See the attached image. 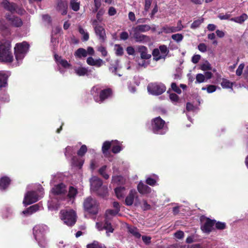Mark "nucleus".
Segmentation results:
<instances>
[{"label": "nucleus", "mask_w": 248, "mask_h": 248, "mask_svg": "<svg viewBox=\"0 0 248 248\" xmlns=\"http://www.w3.org/2000/svg\"><path fill=\"white\" fill-rule=\"evenodd\" d=\"M52 199L48 202L50 211H57L61 207L62 201V184L55 185L51 189Z\"/></svg>", "instance_id": "nucleus-1"}, {"label": "nucleus", "mask_w": 248, "mask_h": 248, "mask_svg": "<svg viewBox=\"0 0 248 248\" xmlns=\"http://www.w3.org/2000/svg\"><path fill=\"white\" fill-rule=\"evenodd\" d=\"M48 232V227L45 224L37 225L34 227L33 229V235L40 247L46 248L47 246L46 234Z\"/></svg>", "instance_id": "nucleus-2"}, {"label": "nucleus", "mask_w": 248, "mask_h": 248, "mask_svg": "<svg viewBox=\"0 0 248 248\" xmlns=\"http://www.w3.org/2000/svg\"><path fill=\"white\" fill-rule=\"evenodd\" d=\"M119 212L117 210H112V209H108L106 211L105 216L106 218L105 220V222L100 223L97 222L96 223V227L98 231H102L103 230H106V234L108 236H109V233H112L113 232L114 229L112 228V226L111 224V223L109 222V219L113 216L117 215Z\"/></svg>", "instance_id": "nucleus-3"}, {"label": "nucleus", "mask_w": 248, "mask_h": 248, "mask_svg": "<svg viewBox=\"0 0 248 248\" xmlns=\"http://www.w3.org/2000/svg\"><path fill=\"white\" fill-rule=\"evenodd\" d=\"M11 42L6 40L0 41V62H11L13 56L11 50Z\"/></svg>", "instance_id": "nucleus-4"}, {"label": "nucleus", "mask_w": 248, "mask_h": 248, "mask_svg": "<svg viewBox=\"0 0 248 248\" xmlns=\"http://www.w3.org/2000/svg\"><path fill=\"white\" fill-rule=\"evenodd\" d=\"M29 44L26 41L17 43L15 47V55L18 63L21 62L29 49Z\"/></svg>", "instance_id": "nucleus-5"}, {"label": "nucleus", "mask_w": 248, "mask_h": 248, "mask_svg": "<svg viewBox=\"0 0 248 248\" xmlns=\"http://www.w3.org/2000/svg\"><path fill=\"white\" fill-rule=\"evenodd\" d=\"M91 188L92 190L97 191L100 196L105 197L108 193V188L102 186V180L97 177L93 176L90 179Z\"/></svg>", "instance_id": "nucleus-6"}, {"label": "nucleus", "mask_w": 248, "mask_h": 248, "mask_svg": "<svg viewBox=\"0 0 248 248\" xmlns=\"http://www.w3.org/2000/svg\"><path fill=\"white\" fill-rule=\"evenodd\" d=\"M152 128L153 132L157 134H164L168 130L165 122L160 117H156L152 120Z\"/></svg>", "instance_id": "nucleus-7"}, {"label": "nucleus", "mask_w": 248, "mask_h": 248, "mask_svg": "<svg viewBox=\"0 0 248 248\" xmlns=\"http://www.w3.org/2000/svg\"><path fill=\"white\" fill-rule=\"evenodd\" d=\"M84 209L91 214L95 215L98 212V203L91 197L87 198L84 202Z\"/></svg>", "instance_id": "nucleus-8"}, {"label": "nucleus", "mask_w": 248, "mask_h": 248, "mask_svg": "<svg viewBox=\"0 0 248 248\" xmlns=\"http://www.w3.org/2000/svg\"><path fill=\"white\" fill-rule=\"evenodd\" d=\"M165 86L161 83H151L148 84L147 90L150 94L158 95L165 92Z\"/></svg>", "instance_id": "nucleus-9"}, {"label": "nucleus", "mask_w": 248, "mask_h": 248, "mask_svg": "<svg viewBox=\"0 0 248 248\" xmlns=\"http://www.w3.org/2000/svg\"><path fill=\"white\" fill-rule=\"evenodd\" d=\"M76 214L73 210H66L64 212H63V220L67 226L74 225L76 222Z\"/></svg>", "instance_id": "nucleus-10"}, {"label": "nucleus", "mask_w": 248, "mask_h": 248, "mask_svg": "<svg viewBox=\"0 0 248 248\" xmlns=\"http://www.w3.org/2000/svg\"><path fill=\"white\" fill-rule=\"evenodd\" d=\"M78 194L77 188L72 186L68 188V191L66 194H64V186H63V202H66L68 205L74 203L76 195Z\"/></svg>", "instance_id": "nucleus-11"}, {"label": "nucleus", "mask_w": 248, "mask_h": 248, "mask_svg": "<svg viewBox=\"0 0 248 248\" xmlns=\"http://www.w3.org/2000/svg\"><path fill=\"white\" fill-rule=\"evenodd\" d=\"M40 196L38 195L36 191H30L27 192L24 196L23 201V204L25 206L31 204L38 201Z\"/></svg>", "instance_id": "nucleus-12"}, {"label": "nucleus", "mask_w": 248, "mask_h": 248, "mask_svg": "<svg viewBox=\"0 0 248 248\" xmlns=\"http://www.w3.org/2000/svg\"><path fill=\"white\" fill-rule=\"evenodd\" d=\"M92 25L93 26L95 34L99 37L101 42H104L106 39L105 30L103 27L98 24L96 20L93 21Z\"/></svg>", "instance_id": "nucleus-13"}, {"label": "nucleus", "mask_w": 248, "mask_h": 248, "mask_svg": "<svg viewBox=\"0 0 248 248\" xmlns=\"http://www.w3.org/2000/svg\"><path fill=\"white\" fill-rule=\"evenodd\" d=\"M5 17L11 26L13 27L18 28L23 25L22 19L18 16L8 14H6Z\"/></svg>", "instance_id": "nucleus-14"}, {"label": "nucleus", "mask_w": 248, "mask_h": 248, "mask_svg": "<svg viewBox=\"0 0 248 248\" xmlns=\"http://www.w3.org/2000/svg\"><path fill=\"white\" fill-rule=\"evenodd\" d=\"M111 91L109 89L102 90L98 96L95 97V101L99 103H103L106 99L110 96Z\"/></svg>", "instance_id": "nucleus-15"}, {"label": "nucleus", "mask_w": 248, "mask_h": 248, "mask_svg": "<svg viewBox=\"0 0 248 248\" xmlns=\"http://www.w3.org/2000/svg\"><path fill=\"white\" fill-rule=\"evenodd\" d=\"M215 222L214 220L206 218L205 222L201 226L202 230L204 232L209 233L213 230Z\"/></svg>", "instance_id": "nucleus-16"}, {"label": "nucleus", "mask_w": 248, "mask_h": 248, "mask_svg": "<svg viewBox=\"0 0 248 248\" xmlns=\"http://www.w3.org/2000/svg\"><path fill=\"white\" fill-rule=\"evenodd\" d=\"M0 4L5 10L12 14L15 13L16 7V4L11 2L8 0H2Z\"/></svg>", "instance_id": "nucleus-17"}, {"label": "nucleus", "mask_w": 248, "mask_h": 248, "mask_svg": "<svg viewBox=\"0 0 248 248\" xmlns=\"http://www.w3.org/2000/svg\"><path fill=\"white\" fill-rule=\"evenodd\" d=\"M10 73L8 71H0V90L7 85V80Z\"/></svg>", "instance_id": "nucleus-18"}, {"label": "nucleus", "mask_w": 248, "mask_h": 248, "mask_svg": "<svg viewBox=\"0 0 248 248\" xmlns=\"http://www.w3.org/2000/svg\"><path fill=\"white\" fill-rule=\"evenodd\" d=\"M119 62H120L118 60H115L114 61H111L108 70L109 71L114 75H118L119 77H121V74H118L117 73V72L121 68Z\"/></svg>", "instance_id": "nucleus-19"}, {"label": "nucleus", "mask_w": 248, "mask_h": 248, "mask_svg": "<svg viewBox=\"0 0 248 248\" xmlns=\"http://www.w3.org/2000/svg\"><path fill=\"white\" fill-rule=\"evenodd\" d=\"M72 166L81 169L84 164V160L81 157L74 155L70 158Z\"/></svg>", "instance_id": "nucleus-20"}, {"label": "nucleus", "mask_w": 248, "mask_h": 248, "mask_svg": "<svg viewBox=\"0 0 248 248\" xmlns=\"http://www.w3.org/2000/svg\"><path fill=\"white\" fill-rule=\"evenodd\" d=\"M137 51L140 54V58L142 59H149L151 55L148 54L147 48L143 46H139L137 47Z\"/></svg>", "instance_id": "nucleus-21"}, {"label": "nucleus", "mask_w": 248, "mask_h": 248, "mask_svg": "<svg viewBox=\"0 0 248 248\" xmlns=\"http://www.w3.org/2000/svg\"><path fill=\"white\" fill-rule=\"evenodd\" d=\"M133 37L136 42L139 43H144L149 40L148 36L141 34L139 31H134Z\"/></svg>", "instance_id": "nucleus-22"}, {"label": "nucleus", "mask_w": 248, "mask_h": 248, "mask_svg": "<svg viewBox=\"0 0 248 248\" xmlns=\"http://www.w3.org/2000/svg\"><path fill=\"white\" fill-rule=\"evenodd\" d=\"M137 195V192L135 190H131L129 194L127 196L125 200V204L127 206H131L134 202V199Z\"/></svg>", "instance_id": "nucleus-23"}, {"label": "nucleus", "mask_w": 248, "mask_h": 248, "mask_svg": "<svg viewBox=\"0 0 248 248\" xmlns=\"http://www.w3.org/2000/svg\"><path fill=\"white\" fill-rule=\"evenodd\" d=\"M137 188L138 191L141 194H148L151 191V188L141 182L138 184Z\"/></svg>", "instance_id": "nucleus-24"}, {"label": "nucleus", "mask_w": 248, "mask_h": 248, "mask_svg": "<svg viewBox=\"0 0 248 248\" xmlns=\"http://www.w3.org/2000/svg\"><path fill=\"white\" fill-rule=\"evenodd\" d=\"M248 19V16L247 14L243 13L240 16L231 18L230 20L239 24H242Z\"/></svg>", "instance_id": "nucleus-25"}, {"label": "nucleus", "mask_w": 248, "mask_h": 248, "mask_svg": "<svg viewBox=\"0 0 248 248\" xmlns=\"http://www.w3.org/2000/svg\"><path fill=\"white\" fill-rule=\"evenodd\" d=\"M54 60L56 63L55 68L57 70L62 73L61 68L62 67V58L61 56H59L55 52H53Z\"/></svg>", "instance_id": "nucleus-26"}, {"label": "nucleus", "mask_w": 248, "mask_h": 248, "mask_svg": "<svg viewBox=\"0 0 248 248\" xmlns=\"http://www.w3.org/2000/svg\"><path fill=\"white\" fill-rule=\"evenodd\" d=\"M74 71L75 73L78 76H84L88 75V69L87 68L82 66L75 67Z\"/></svg>", "instance_id": "nucleus-27"}, {"label": "nucleus", "mask_w": 248, "mask_h": 248, "mask_svg": "<svg viewBox=\"0 0 248 248\" xmlns=\"http://www.w3.org/2000/svg\"><path fill=\"white\" fill-rule=\"evenodd\" d=\"M76 150V147L73 146H68L66 147L64 153L65 157L69 159L71 158L75 155Z\"/></svg>", "instance_id": "nucleus-28"}, {"label": "nucleus", "mask_w": 248, "mask_h": 248, "mask_svg": "<svg viewBox=\"0 0 248 248\" xmlns=\"http://www.w3.org/2000/svg\"><path fill=\"white\" fill-rule=\"evenodd\" d=\"M61 28L59 27H54L52 31L51 35V43H57L58 42L57 40V37L58 34L60 33Z\"/></svg>", "instance_id": "nucleus-29"}, {"label": "nucleus", "mask_w": 248, "mask_h": 248, "mask_svg": "<svg viewBox=\"0 0 248 248\" xmlns=\"http://www.w3.org/2000/svg\"><path fill=\"white\" fill-rule=\"evenodd\" d=\"M10 181V179L7 177H1L0 179V189L1 190L6 189L9 185Z\"/></svg>", "instance_id": "nucleus-30"}, {"label": "nucleus", "mask_w": 248, "mask_h": 248, "mask_svg": "<svg viewBox=\"0 0 248 248\" xmlns=\"http://www.w3.org/2000/svg\"><path fill=\"white\" fill-rule=\"evenodd\" d=\"M151 29V27L147 24L139 25L133 29V31L146 32Z\"/></svg>", "instance_id": "nucleus-31"}, {"label": "nucleus", "mask_w": 248, "mask_h": 248, "mask_svg": "<svg viewBox=\"0 0 248 248\" xmlns=\"http://www.w3.org/2000/svg\"><path fill=\"white\" fill-rule=\"evenodd\" d=\"M112 142L113 144L111 145L112 152L114 154L120 152L122 150L120 143L117 140H112Z\"/></svg>", "instance_id": "nucleus-32"}, {"label": "nucleus", "mask_w": 248, "mask_h": 248, "mask_svg": "<svg viewBox=\"0 0 248 248\" xmlns=\"http://www.w3.org/2000/svg\"><path fill=\"white\" fill-rule=\"evenodd\" d=\"M115 192L118 199L123 198L125 194V189L124 187H118L115 189Z\"/></svg>", "instance_id": "nucleus-33"}, {"label": "nucleus", "mask_w": 248, "mask_h": 248, "mask_svg": "<svg viewBox=\"0 0 248 248\" xmlns=\"http://www.w3.org/2000/svg\"><path fill=\"white\" fill-rule=\"evenodd\" d=\"M75 56L76 57L79 59L82 57H86L87 56V52L85 49L79 48L75 51Z\"/></svg>", "instance_id": "nucleus-34"}, {"label": "nucleus", "mask_w": 248, "mask_h": 248, "mask_svg": "<svg viewBox=\"0 0 248 248\" xmlns=\"http://www.w3.org/2000/svg\"><path fill=\"white\" fill-rule=\"evenodd\" d=\"M186 109L187 111L188 112V113L186 114L187 118L190 121H191L190 118L189 117V115L190 114L191 112L192 113V114H193L194 112L196 111V109L192 104L190 103H187L186 104Z\"/></svg>", "instance_id": "nucleus-35"}, {"label": "nucleus", "mask_w": 248, "mask_h": 248, "mask_svg": "<svg viewBox=\"0 0 248 248\" xmlns=\"http://www.w3.org/2000/svg\"><path fill=\"white\" fill-rule=\"evenodd\" d=\"M101 90V88L99 85L94 86L92 88L91 93L93 96L94 100L95 97L99 96Z\"/></svg>", "instance_id": "nucleus-36"}, {"label": "nucleus", "mask_w": 248, "mask_h": 248, "mask_svg": "<svg viewBox=\"0 0 248 248\" xmlns=\"http://www.w3.org/2000/svg\"><path fill=\"white\" fill-rule=\"evenodd\" d=\"M128 230L129 232L135 237L137 238H140L141 235L137 228L133 226L128 227Z\"/></svg>", "instance_id": "nucleus-37"}, {"label": "nucleus", "mask_w": 248, "mask_h": 248, "mask_svg": "<svg viewBox=\"0 0 248 248\" xmlns=\"http://www.w3.org/2000/svg\"><path fill=\"white\" fill-rule=\"evenodd\" d=\"M0 29L1 31L5 32L6 35L10 34V30L3 19L0 20Z\"/></svg>", "instance_id": "nucleus-38"}, {"label": "nucleus", "mask_w": 248, "mask_h": 248, "mask_svg": "<svg viewBox=\"0 0 248 248\" xmlns=\"http://www.w3.org/2000/svg\"><path fill=\"white\" fill-rule=\"evenodd\" d=\"M184 26L182 24L181 21L179 20L176 26H170V32L171 33L178 32L182 30Z\"/></svg>", "instance_id": "nucleus-39"}, {"label": "nucleus", "mask_w": 248, "mask_h": 248, "mask_svg": "<svg viewBox=\"0 0 248 248\" xmlns=\"http://www.w3.org/2000/svg\"><path fill=\"white\" fill-rule=\"evenodd\" d=\"M112 144H113L112 140L111 141H106L103 143L102 151L104 154H107L108 150L111 147Z\"/></svg>", "instance_id": "nucleus-40"}, {"label": "nucleus", "mask_w": 248, "mask_h": 248, "mask_svg": "<svg viewBox=\"0 0 248 248\" xmlns=\"http://www.w3.org/2000/svg\"><path fill=\"white\" fill-rule=\"evenodd\" d=\"M152 55L154 57V59L156 61L164 59L163 56L161 55L159 50L157 48H155L153 50Z\"/></svg>", "instance_id": "nucleus-41"}, {"label": "nucleus", "mask_w": 248, "mask_h": 248, "mask_svg": "<svg viewBox=\"0 0 248 248\" xmlns=\"http://www.w3.org/2000/svg\"><path fill=\"white\" fill-rule=\"evenodd\" d=\"M221 85L223 88L232 89L233 85V83L230 82L229 80L226 78H223L221 82Z\"/></svg>", "instance_id": "nucleus-42"}, {"label": "nucleus", "mask_w": 248, "mask_h": 248, "mask_svg": "<svg viewBox=\"0 0 248 248\" xmlns=\"http://www.w3.org/2000/svg\"><path fill=\"white\" fill-rule=\"evenodd\" d=\"M79 32L82 35V40L87 41L89 40V35L87 31H86L81 27H79Z\"/></svg>", "instance_id": "nucleus-43"}, {"label": "nucleus", "mask_w": 248, "mask_h": 248, "mask_svg": "<svg viewBox=\"0 0 248 248\" xmlns=\"http://www.w3.org/2000/svg\"><path fill=\"white\" fill-rule=\"evenodd\" d=\"M87 152V147L85 145H82L79 149L77 151L78 156L82 157Z\"/></svg>", "instance_id": "nucleus-44"}, {"label": "nucleus", "mask_w": 248, "mask_h": 248, "mask_svg": "<svg viewBox=\"0 0 248 248\" xmlns=\"http://www.w3.org/2000/svg\"><path fill=\"white\" fill-rule=\"evenodd\" d=\"M103 245L96 241L87 245V248H103Z\"/></svg>", "instance_id": "nucleus-45"}, {"label": "nucleus", "mask_w": 248, "mask_h": 248, "mask_svg": "<svg viewBox=\"0 0 248 248\" xmlns=\"http://www.w3.org/2000/svg\"><path fill=\"white\" fill-rule=\"evenodd\" d=\"M70 6L74 11H78L79 9V3L75 0H71Z\"/></svg>", "instance_id": "nucleus-46"}, {"label": "nucleus", "mask_w": 248, "mask_h": 248, "mask_svg": "<svg viewBox=\"0 0 248 248\" xmlns=\"http://www.w3.org/2000/svg\"><path fill=\"white\" fill-rule=\"evenodd\" d=\"M171 38L177 43H179L183 40L184 36L181 33H176L172 35Z\"/></svg>", "instance_id": "nucleus-47"}, {"label": "nucleus", "mask_w": 248, "mask_h": 248, "mask_svg": "<svg viewBox=\"0 0 248 248\" xmlns=\"http://www.w3.org/2000/svg\"><path fill=\"white\" fill-rule=\"evenodd\" d=\"M206 81L205 77L202 74H198L196 77V83H201Z\"/></svg>", "instance_id": "nucleus-48"}, {"label": "nucleus", "mask_w": 248, "mask_h": 248, "mask_svg": "<svg viewBox=\"0 0 248 248\" xmlns=\"http://www.w3.org/2000/svg\"><path fill=\"white\" fill-rule=\"evenodd\" d=\"M202 90H206L208 93H211L216 91L217 86L213 85H209L207 87H202Z\"/></svg>", "instance_id": "nucleus-49"}, {"label": "nucleus", "mask_w": 248, "mask_h": 248, "mask_svg": "<svg viewBox=\"0 0 248 248\" xmlns=\"http://www.w3.org/2000/svg\"><path fill=\"white\" fill-rule=\"evenodd\" d=\"M159 50L161 55L163 56L164 59H165L169 52L167 47L165 45L160 46Z\"/></svg>", "instance_id": "nucleus-50"}, {"label": "nucleus", "mask_w": 248, "mask_h": 248, "mask_svg": "<svg viewBox=\"0 0 248 248\" xmlns=\"http://www.w3.org/2000/svg\"><path fill=\"white\" fill-rule=\"evenodd\" d=\"M146 59H142L141 58L138 60V64L139 67H142L144 68L146 67L149 64V62L146 61Z\"/></svg>", "instance_id": "nucleus-51"}, {"label": "nucleus", "mask_w": 248, "mask_h": 248, "mask_svg": "<svg viewBox=\"0 0 248 248\" xmlns=\"http://www.w3.org/2000/svg\"><path fill=\"white\" fill-rule=\"evenodd\" d=\"M42 208V206L40 203L34 204L30 207V209L31 210L32 214L40 210Z\"/></svg>", "instance_id": "nucleus-52"}, {"label": "nucleus", "mask_w": 248, "mask_h": 248, "mask_svg": "<svg viewBox=\"0 0 248 248\" xmlns=\"http://www.w3.org/2000/svg\"><path fill=\"white\" fill-rule=\"evenodd\" d=\"M106 168V166H103L99 169V172L105 179H108L109 178V175L105 172Z\"/></svg>", "instance_id": "nucleus-53"}, {"label": "nucleus", "mask_w": 248, "mask_h": 248, "mask_svg": "<svg viewBox=\"0 0 248 248\" xmlns=\"http://www.w3.org/2000/svg\"><path fill=\"white\" fill-rule=\"evenodd\" d=\"M201 69L203 71H207L211 69V64L207 61H205L204 63L201 65Z\"/></svg>", "instance_id": "nucleus-54"}, {"label": "nucleus", "mask_w": 248, "mask_h": 248, "mask_svg": "<svg viewBox=\"0 0 248 248\" xmlns=\"http://www.w3.org/2000/svg\"><path fill=\"white\" fill-rule=\"evenodd\" d=\"M165 33H171L170 32V26L166 25L164 26H163L161 29V31L158 32L159 34Z\"/></svg>", "instance_id": "nucleus-55"}, {"label": "nucleus", "mask_w": 248, "mask_h": 248, "mask_svg": "<svg viewBox=\"0 0 248 248\" xmlns=\"http://www.w3.org/2000/svg\"><path fill=\"white\" fill-rule=\"evenodd\" d=\"M123 178L121 176H115L112 177V182L118 185L123 183Z\"/></svg>", "instance_id": "nucleus-56"}, {"label": "nucleus", "mask_w": 248, "mask_h": 248, "mask_svg": "<svg viewBox=\"0 0 248 248\" xmlns=\"http://www.w3.org/2000/svg\"><path fill=\"white\" fill-rule=\"evenodd\" d=\"M203 21V19H198L194 21L191 25V28L195 29L199 27Z\"/></svg>", "instance_id": "nucleus-57"}, {"label": "nucleus", "mask_w": 248, "mask_h": 248, "mask_svg": "<svg viewBox=\"0 0 248 248\" xmlns=\"http://www.w3.org/2000/svg\"><path fill=\"white\" fill-rule=\"evenodd\" d=\"M152 0H145L144 5V12H143L144 15H146L147 12L148 11L150 8L151 4L152 3Z\"/></svg>", "instance_id": "nucleus-58"}, {"label": "nucleus", "mask_w": 248, "mask_h": 248, "mask_svg": "<svg viewBox=\"0 0 248 248\" xmlns=\"http://www.w3.org/2000/svg\"><path fill=\"white\" fill-rule=\"evenodd\" d=\"M158 178H157L156 179L152 178L151 177H148L146 179V183L151 186H154L156 185V181L157 180Z\"/></svg>", "instance_id": "nucleus-59"}, {"label": "nucleus", "mask_w": 248, "mask_h": 248, "mask_svg": "<svg viewBox=\"0 0 248 248\" xmlns=\"http://www.w3.org/2000/svg\"><path fill=\"white\" fill-rule=\"evenodd\" d=\"M97 50L101 53L103 57H106L108 55V52L105 47L100 46L97 47Z\"/></svg>", "instance_id": "nucleus-60"}, {"label": "nucleus", "mask_w": 248, "mask_h": 248, "mask_svg": "<svg viewBox=\"0 0 248 248\" xmlns=\"http://www.w3.org/2000/svg\"><path fill=\"white\" fill-rule=\"evenodd\" d=\"M116 47V54L118 56H121L124 53V49L123 47L119 45H115Z\"/></svg>", "instance_id": "nucleus-61"}, {"label": "nucleus", "mask_w": 248, "mask_h": 248, "mask_svg": "<svg viewBox=\"0 0 248 248\" xmlns=\"http://www.w3.org/2000/svg\"><path fill=\"white\" fill-rule=\"evenodd\" d=\"M141 208L143 210H148L150 209L151 205L147 203L146 201L143 200L142 201Z\"/></svg>", "instance_id": "nucleus-62"}, {"label": "nucleus", "mask_w": 248, "mask_h": 248, "mask_svg": "<svg viewBox=\"0 0 248 248\" xmlns=\"http://www.w3.org/2000/svg\"><path fill=\"white\" fill-rule=\"evenodd\" d=\"M217 229L219 230H223L226 227V224L224 222H217L215 224Z\"/></svg>", "instance_id": "nucleus-63"}, {"label": "nucleus", "mask_w": 248, "mask_h": 248, "mask_svg": "<svg viewBox=\"0 0 248 248\" xmlns=\"http://www.w3.org/2000/svg\"><path fill=\"white\" fill-rule=\"evenodd\" d=\"M198 49L202 52H205L207 51V46L204 43H201L198 46Z\"/></svg>", "instance_id": "nucleus-64"}]
</instances>
